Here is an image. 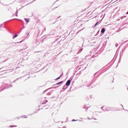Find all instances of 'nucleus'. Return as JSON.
Segmentation results:
<instances>
[{
    "instance_id": "7ed1b4c3",
    "label": "nucleus",
    "mask_w": 128,
    "mask_h": 128,
    "mask_svg": "<svg viewBox=\"0 0 128 128\" xmlns=\"http://www.w3.org/2000/svg\"><path fill=\"white\" fill-rule=\"evenodd\" d=\"M92 122L93 123V124H94V123H97L98 122V120H96V118H94V119H92Z\"/></svg>"
},
{
    "instance_id": "9b49d317",
    "label": "nucleus",
    "mask_w": 128,
    "mask_h": 128,
    "mask_svg": "<svg viewBox=\"0 0 128 128\" xmlns=\"http://www.w3.org/2000/svg\"><path fill=\"white\" fill-rule=\"evenodd\" d=\"M26 118H28V117H25Z\"/></svg>"
},
{
    "instance_id": "1a4fd4ad",
    "label": "nucleus",
    "mask_w": 128,
    "mask_h": 128,
    "mask_svg": "<svg viewBox=\"0 0 128 128\" xmlns=\"http://www.w3.org/2000/svg\"><path fill=\"white\" fill-rule=\"evenodd\" d=\"M60 77H58V78L56 79V80H60Z\"/></svg>"
},
{
    "instance_id": "20e7f679",
    "label": "nucleus",
    "mask_w": 128,
    "mask_h": 128,
    "mask_svg": "<svg viewBox=\"0 0 128 128\" xmlns=\"http://www.w3.org/2000/svg\"><path fill=\"white\" fill-rule=\"evenodd\" d=\"M105 32H106V29L104 28H102L101 30L102 34H104Z\"/></svg>"
},
{
    "instance_id": "f257e3e1",
    "label": "nucleus",
    "mask_w": 128,
    "mask_h": 128,
    "mask_svg": "<svg viewBox=\"0 0 128 128\" xmlns=\"http://www.w3.org/2000/svg\"><path fill=\"white\" fill-rule=\"evenodd\" d=\"M102 110H104V112L106 111H108L110 110V108L106 107V106H104L102 108Z\"/></svg>"
},
{
    "instance_id": "39448f33",
    "label": "nucleus",
    "mask_w": 128,
    "mask_h": 128,
    "mask_svg": "<svg viewBox=\"0 0 128 128\" xmlns=\"http://www.w3.org/2000/svg\"><path fill=\"white\" fill-rule=\"evenodd\" d=\"M62 84V82H58V83H57V85H58V84Z\"/></svg>"
},
{
    "instance_id": "0eeeda50",
    "label": "nucleus",
    "mask_w": 128,
    "mask_h": 128,
    "mask_svg": "<svg viewBox=\"0 0 128 128\" xmlns=\"http://www.w3.org/2000/svg\"><path fill=\"white\" fill-rule=\"evenodd\" d=\"M98 22H97L95 24V25H94V26H98Z\"/></svg>"
},
{
    "instance_id": "6e6552de",
    "label": "nucleus",
    "mask_w": 128,
    "mask_h": 128,
    "mask_svg": "<svg viewBox=\"0 0 128 128\" xmlns=\"http://www.w3.org/2000/svg\"><path fill=\"white\" fill-rule=\"evenodd\" d=\"M18 36V34H15V36L13 38H16Z\"/></svg>"
},
{
    "instance_id": "f8f14e48",
    "label": "nucleus",
    "mask_w": 128,
    "mask_h": 128,
    "mask_svg": "<svg viewBox=\"0 0 128 128\" xmlns=\"http://www.w3.org/2000/svg\"><path fill=\"white\" fill-rule=\"evenodd\" d=\"M88 119H89V120H90V118H88Z\"/></svg>"
},
{
    "instance_id": "423d86ee",
    "label": "nucleus",
    "mask_w": 128,
    "mask_h": 128,
    "mask_svg": "<svg viewBox=\"0 0 128 128\" xmlns=\"http://www.w3.org/2000/svg\"><path fill=\"white\" fill-rule=\"evenodd\" d=\"M24 20H26V22H28V19H26V18H24Z\"/></svg>"
},
{
    "instance_id": "f03ea898",
    "label": "nucleus",
    "mask_w": 128,
    "mask_h": 128,
    "mask_svg": "<svg viewBox=\"0 0 128 128\" xmlns=\"http://www.w3.org/2000/svg\"><path fill=\"white\" fill-rule=\"evenodd\" d=\"M70 82H71L70 80H68L66 84V86H70Z\"/></svg>"
},
{
    "instance_id": "9d476101",
    "label": "nucleus",
    "mask_w": 128,
    "mask_h": 128,
    "mask_svg": "<svg viewBox=\"0 0 128 128\" xmlns=\"http://www.w3.org/2000/svg\"><path fill=\"white\" fill-rule=\"evenodd\" d=\"M78 120H72V122H76Z\"/></svg>"
}]
</instances>
